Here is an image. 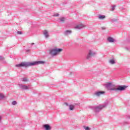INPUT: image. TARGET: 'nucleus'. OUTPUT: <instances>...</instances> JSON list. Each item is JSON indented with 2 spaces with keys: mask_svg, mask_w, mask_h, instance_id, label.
<instances>
[{
  "mask_svg": "<svg viewBox=\"0 0 130 130\" xmlns=\"http://www.w3.org/2000/svg\"><path fill=\"white\" fill-rule=\"evenodd\" d=\"M116 7V6L113 5V6L112 7V11H114V10H115Z\"/></svg>",
  "mask_w": 130,
  "mask_h": 130,
  "instance_id": "5701e85b",
  "label": "nucleus"
},
{
  "mask_svg": "<svg viewBox=\"0 0 130 130\" xmlns=\"http://www.w3.org/2000/svg\"><path fill=\"white\" fill-rule=\"evenodd\" d=\"M4 59H5V58L2 56H0V60H4Z\"/></svg>",
  "mask_w": 130,
  "mask_h": 130,
  "instance_id": "b1692460",
  "label": "nucleus"
},
{
  "mask_svg": "<svg viewBox=\"0 0 130 130\" xmlns=\"http://www.w3.org/2000/svg\"><path fill=\"white\" fill-rule=\"evenodd\" d=\"M105 87L109 91H124L128 87L127 85H118L117 88L114 87V85L112 83L108 82L105 84Z\"/></svg>",
  "mask_w": 130,
  "mask_h": 130,
  "instance_id": "f257e3e1",
  "label": "nucleus"
},
{
  "mask_svg": "<svg viewBox=\"0 0 130 130\" xmlns=\"http://www.w3.org/2000/svg\"><path fill=\"white\" fill-rule=\"evenodd\" d=\"M16 104H17V101H13L12 102V105H16Z\"/></svg>",
  "mask_w": 130,
  "mask_h": 130,
  "instance_id": "412c9836",
  "label": "nucleus"
},
{
  "mask_svg": "<svg viewBox=\"0 0 130 130\" xmlns=\"http://www.w3.org/2000/svg\"><path fill=\"white\" fill-rule=\"evenodd\" d=\"M70 34H72V30H67L64 32V35L65 36H68V35H70Z\"/></svg>",
  "mask_w": 130,
  "mask_h": 130,
  "instance_id": "9b49d317",
  "label": "nucleus"
},
{
  "mask_svg": "<svg viewBox=\"0 0 130 130\" xmlns=\"http://www.w3.org/2000/svg\"><path fill=\"white\" fill-rule=\"evenodd\" d=\"M43 34L45 38H48V37H49V35H48V31H47V30H44Z\"/></svg>",
  "mask_w": 130,
  "mask_h": 130,
  "instance_id": "f8f14e48",
  "label": "nucleus"
},
{
  "mask_svg": "<svg viewBox=\"0 0 130 130\" xmlns=\"http://www.w3.org/2000/svg\"><path fill=\"white\" fill-rule=\"evenodd\" d=\"M18 86L19 87V88L21 89V90H28L29 89V87L27 86L26 85L19 84H18Z\"/></svg>",
  "mask_w": 130,
  "mask_h": 130,
  "instance_id": "423d86ee",
  "label": "nucleus"
},
{
  "mask_svg": "<svg viewBox=\"0 0 130 130\" xmlns=\"http://www.w3.org/2000/svg\"><path fill=\"white\" fill-rule=\"evenodd\" d=\"M22 82H27L28 80L26 78H23L22 79Z\"/></svg>",
  "mask_w": 130,
  "mask_h": 130,
  "instance_id": "aec40b11",
  "label": "nucleus"
},
{
  "mask_svg": "<svg viewBox=\"0 0 130 130\" xmlns=\"http://www.w3.org/2000/svg\"><path fill=\"white\" fill-rule=\"evenodd\" d=\"M102 94H105V91H96L94 93V95H95V96H99L101 95H102Z\"/></svg>",
  "mask_w": 130,
  "mask_h": 130,
  "instance_id": "0eeeda50",
  "label": "nucleus"
},
{
  "mask_svg": "<svg viewBox=\"0 0 130 130\" xmlns=\"http://www.w3.org/2000/svg\"><path fill=\"white\" fill-rule=\"evenodd\" d=\"M43 128H45V130H50L51 129V127L48 124H45L43 125Z\"/></svg>",
  "mask_w": 130,
  "mask_h": 130,
  "instance_id": "6e6552de",
  "label": "nucleus"
},
{
  "mask_svg": "<svg viewBox=\"0 0 130 130\" xmlns=\"http://www.w3.org/2000/svg\"><path fill=\"white\" fill-rule=\"evenodd\" d=\"M75 108V106L73 105H70L69 106V109L70 110H74V109Z\"/></svg>",
  "mask_w": 130,
  "mask_h": 130,
  "instance_id": "4468645a",
  "label": "nucleus"
},
{
  "mask_svg": "<svg viewBox=\"0 0 130 130\" xmlns=\"http://www.w3.org/2000/svg\"><path fill=\"white\" fill-rule=\"evenodd\" d=\"M31 45H34V43H32L31 44Z\"/></svg>",
  "mask_w": 130,
  "mask_h": 130,
  "instance_id": "cd10ccee",
  "label": "nucleus"
},
{
  "mask_svg": "<svg viewBox=\"0 0 130 130\" xmlns=\"http://www.w3.org/2000/svg\"><path fill=\"white\" fill-rule=\"evenodd\" d=\"M17 34L18 35H22V34H23V32L22 31H17Z\"/></svg>",
  "mask_w": 130,
  "mask_h": 130,
  "instance_id": "4be33fe9",
  "label": "nucleus"
},
{
  "mask_svg": "<svg viewBox=\"0 0 130 130\" xmlns=\"http://www.w3.org/2000/svg\"><path fill=\"white\" fill-rule=\"evenodd\" d=\"M107 105H108V102H106L103 105H100L99 106L91 107V109L96 113L102 110L103 108L107 107Z\"/></svg>",
  "mask_w": 130,
  "mask_h": 130,
  "instance_id": "7ed1b4c3",
  "label": "nucleus"
},
{
  "mask_svg": "<svg viewBox=\"0 0 130 130\" xmlns=\"http://www.w3.org/2000/svg\"><path fill=\"white\" fill-rule=\"evenodd\" d=\"M62 51V49L58 48V49H52L50 50L49 54L52 56H55V55H57L59 52H61Z\"/></svg>",
  "mask_w": 130,
  "mask_h": 130,
  "instance_id": "20e7f679",
  "label": "nucleus"
},
{
  "mask_svg": "<svg viewBox=\"0 0 130 130\" xmlns=\"http://www.w3.org/2000/svg\"><path fill=\"white\" fill-rule=\"evenodd\" d=\"M59 16V14L58 13H57L54 15V17H58Z\"/></svg>",
  "mask_w": 130,
  "mask_h": 130,
  "instance_id": "393cba45",
  "label": "nucleus"
},
{
  "mask_svg": "<svg viewBox=\"0 0 130 130\" xmlns=\"http://www.w3.org/2000/svg\"><path fill=\"white\" fill-rule=\"evenodd\" d=\"M84 27H85V25L83 24H79L75 27V29H82V28H84Z\"/></svg>",
  "mask_w": 130,
  "mask_h": 130,
  "instance_id": "9d476101",
  "label": "nucleus"
},
{
  "mask_svg": "<svg viewBox=\"0 0 130 130\" xmlns=\"http://www.w3.org/2000/svg\"><path fill=\"white\" fill-rule=\"evenodd\" d=\"M105 18H106L105 15H100L99 16V19H105Z\"/></svg>",
  "mask_w": 130,
  "mask_h": 130,
  "instance_id": "2eb2a0df",
  "label": "nucleus"
},
{
  "mask_svg": "<svg viewBox=\"0 0 130 130\" xmlns=\"http://www.w3.org/2000/svg\"><path fill=\"white\" fill-rule=\"evenodd\" d=\"M59 20H60V22H61V23H64V21H66V18L61 17L59 18Z\"/></svg>",
  "mask_w": 130,
  "mask_h": 130,
  "instance_id": "ddd939ff",
  "label": "nucleus"
},
{
  "mask_svg": "<svg viewBox=\"0 0 130 130\" xmlns=\"http://www.w3.org/2000/svg\"><path fill=\"white\" fill-rule=\"evenodd\" d=\"M65 104H66V105L68 106V105H69V104L67 103H65Z\"/></svg>",
  "mask_w": 130,
  "mask_h": 130,
  "instance_id": "c85d7f7f",
  "label": "nucleus"
},
{
  "mask_svg": "<svg viewBox=\"0 0 130 130\" xmlns=\"http://www.w3.org/2000/svg\"><path fill=\"white\" fill-rule=\"evenodd\" d=\"M109 62L111 63V64H114L115 63V61L113 59H111L109 61Z\"/></svg>",
  "mask_w": 130,
  "mask_h": 130,
  "instance_id": "f3484780",
  "label": "nucleus"
},
{
  "mask_svg": "<svg viewBox=\"0 0 130 130\" xmlns=\"http://www.w3.org/2000/svg\"><path fill=\"white\" fill-rule=\"evenodd\" d=\"M83 128L85 130H91V128H90V127L88 126H83Z\"/></svg>",
  "mask_w": 130,
  "mask_h": 130,
  "instance_id": "6ab92c4d",
  "label": "nucleus"
},
{
  "mask_svg": "<svg viewBox=\"0 0 130 130\" xmlns=\"http://www.w3.org/2000/svg\"><path fill=\"white\" fill-rule=\"evenodd\" d=\"M5 98V95L3 93H0V100H2V99H4Z\"/></svg>",
  "mask_w": 130,
  "mask_h": 130,
  "instance_id": "a211bd4d",
  "label": "nucleus"
},
{
  "mask_svg": "<svg viewBox=\"0 0 130 130\" xmlns=\"http://www.w3.org/2000/svg\"><path fill=\"white\" fill-rule=\"evenodd\" d=\"M44 63H45V61H36L34 62H22L19 64H16L15 67H16V68H21L22 67L27 68L28 67L38 66V64H44Z\"/></svg>",
  "mask_w": 130,
  "mask_h": 130,
  "instance_id": "f03ea898",
  "label": "nucleus"
},
{
  "mask_svg": "<svg viewBox=\"0 0 130 130\" xmlns=\"http://www.w3.org/2000/svg\"><path fill=\"white\" fill-rule=\"evenodd\" d=\"M107 40H108V42H110L111 43H112V42H115V40L111 37H109L107 38Z\"/></svg>",
  "mask_w": 130,
  "mask_h": 130,
  "instance_id": "1a4fd4ad",
  "label": "nucleus"
},
{
  "mask_svg": "<svg viewBox=\"0 0 130 130\" xmlns=\"http://www.w3.org/2000/svg\"><path fill=\"white\" fill-rule=\"evenodd\" d=\"M101 29H102V30H106V27H102Z\"/></svg>",
  "mask_w": 130,
  "mask_h": 130,
  "instance_id": "a878e982",
  "label": "nucleus"
},
{
  "mask_svg": "<svg viewBox=\"0 0 130 130\" xmlns=\"http://www.w3.org/2000/svg\"><path fill=\"white\" fill-rule=\"evenodd\" d=\"M110 21L112 22V23H115V22H117V19H111Z\"/></svg>",
  "mask_w": 130,
  "mask_h": 130,
  "instance_id": "dca6fc26",
  "label": "nucleus"
},
{
  "mask_svg": "<svg viewBox=\"0 0 130 130\" xmlns=\"http://www.w3.org/2000/svg\"><path fill=\"white\" fill-rule=\"evenodd\" d=\"M26 52H30V50H29V49L27 50Z\"/></svg>",
  "mask_w": 130,
  "mask_h": 130,
  "instance_id": "bb28decb",
  "label": "nucleus"
},
{
  "mask_svg": "<svg viewBox=\"0 0 130 130\" xmlns=\"http://www.w3.org/2000/svg\"><path fill=\"white\" fill-rule=\"evenodd\" d=\"M96 54V53L91 50H89L88 54L86 56V59L90 60L92 58V56H94Z\"/></svg>",
  "mask_w": 130,
  "mask_h": 130,
  "instance_id": "39448f33",
  "label": "nucleus"
}]
</instances>
